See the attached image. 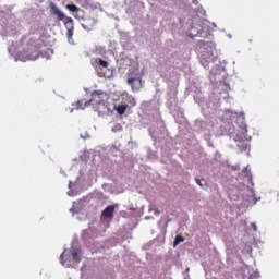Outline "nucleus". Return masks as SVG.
<instances>
[{"label":"nucleus","instance_id":"obj_2","mask_svg":"<svg viewBox=\"0 0 279 279\" xmlns=\"http://www.w3.org/2000/svg\"><path fill=\"white\" fill-rule=\"evenodd\" d=\"M104 97H106V94L104 92L95 90L92 94V99L89 101H86L85 106H90V104L93 106H95V104L99 106V105L104 104Z\"/></svg>","mask_w":279,"mask_h":279},{"label":"nucleus","instance_id":"obj_8","mask_svg":"<svg viewBox=\"0 0 279 279\" xmlns=\"http://www.w3.org/2000/svg\"><path fill=\"white\" fill-rule=\"evenodd\" d=\"M128 84H130L132 86V88L134 89V85L137 84V86H141V78H129L128 80Z\"/></svg>","mask_w":279,"mask_h":279},{"label":"nucleus","instance_id":"obj_6","mask_svg":"<svg viewBox=\"0 0 279 279\" xmlns=\"http://www.w3.org/2000/svg\"><path fill=\"white\" fill-rule=\"evenodd\" d=\"M71 256L75 263H80L82 260V248L77 246H72Z\"/></svg>","mask_w":279,"mask_h":279},{"label":"nucleus","instance_id":"obj_9","mask_svg":"<svg viewBox=\"0 0 279 279\" xmlns=\"http://www.w3.org/2000/svg\"><path fill=\"white\" fill-rule=\"evenodd\" d=\"M250 277H247V279H258L259 275L257 271L254 270H248Z\"/></svg>","mask_w":279,"mask_h":279},{"label":"nucleus","instance_id":"obj_5","mask_svg":"<svg viewBox=\"0 0 279 279\" xmlns=\"http://www.w3.org/2000/svg\"><path fill=\"white\" fill-rule=\"evenodd\" d=\"M116 208H117V205H109V206H107L102 210L101 216L105 217V219H113Z\"/></svg>","mask_w":279,"mask_h":279},{"label":"nucleus","instance_id":"obj_19","mask_svg":"<svg viewBox=\"0 0 279 279\" xmlns=\"http://www.w3.org/2000/svg\"><path fill=\"white\" fill-rule=\"evenodd\" d=\"M247 251H248V252H252V246H247Z\"/></svg>","mask_w":279,"mask_h":279},{"label":"nucleus","instance_id":"obj_14","mask_svg":"<svg viewBox=\"0 0 279 279\" xmlns=\"http://www.w3.org/2000/svg\"><path fill=\"white\" fill-rule=\"evenodd\" d=\"M128 104H130V106H136V99L132 96H130L128 98Z\"/></svg>","mask_w":279,"mask_h":279},{"label":"nucleus","instance_id":"obj_15","mask_svg":"<svg viewBox=\"0 0 279 279\" xmlns=\"http://www.w3.org/2000/svg\"><path fill=\"white\" fill-rule=\"evenodd\" d=\"M121 130H123V126L119 123H117L112 129L113 132H121Z\"/></svg>","mask_w":279,"mask_h":279},{"label":"nucleus","instance_id":"obj_12","mask_svg":"<svg viewBox=\"0 0 279 279\" xmlns=\"http://www.w3.org/2000/svg\"><path fill=\"white\" fill-rule=\"evenodd\" d=\"M38 51H33L32 54L28 57V60H38Z\"/></svg>","mask_w":279,"mask_h":279},{"label":"nucleus","instance_id":"obj_11","mask_svg":"<svg viewBox=\"0 0 279 279\" xmlns=\"http://www.w3.org/2000/svg\"><path fill=\"white\" fill-rule=\"evenodd\" d=\"M66 10L70 12H80V9L75 4H68Z\"/></svg>","mask_w":279,"mask_h":279},{"label":"nucleus","instance_id":"obj_10","mask_svg":"<svg viewBox=\"0 0 279 279\" xmlns=\"http://www.w3.org/2000/svg\"><path fill=\"white\" fill-rule=\"evenodd\" d=\"M180 243H184V238L182 235H177L173 245H180Z\"/></svg>","mask_w":279,"mask_h":279},{"label":"nucleus","instance_id":"obj_3","mask_svg":"<svg viewBox=\"0 0 279 279\" xmlns=\"http://www.w3.org/2000/svg\"><path fill=\"white\" fill-rule=\"evenodd\" d=\"M92 66H94V69L97 71L99 77H104V73L99 72V66H101L102 69H108V66H110V63H108V61L102 60L101 58H96L92 62Z\"/></svg>","mask_w":279,"mask_h":279},{"label":"nucleus","instance_id":"obj_16","mask_svg":"<svg viewBox=\"0 0 279 279\" xmlns=\"http://www.w3.org/2000/svg\"><path fill=\"white\" fill-rule=\"evenodd\" d=\"M251 228H252L253 232H257L258 231V227L255 225V222L251 223Z\"/></svg>","mask_w":279,"mask_h":279},{"label":"nucleus","instance_id":"obj_7","mask_svg":"<svg viewBox=\"0 0 279 279\" xmlns=\"http://www.w3.org/2000/svg\"><path fill=\"white\" fill-rule=\"evenodd\" d=\"M125 110H128V105H118L116 107V111L122 116V114H125Z\"/></svg>","mask_w":279,"mask_h":279},{"label":"nucleus","instance_id":"obj_4","mask_svg":"<svg viewBox=\"0 0 279 279\" xmlns=\"http://www.w3.org/2000/svg\"><path fill=\"white\" fill-rule=\"evenodd\" d=\"M81 239L86 243L93 241V239H97V233H95V229H85L81 233Z\"/></svg>","mask_w":279,"mask_h":279},{"label":"nucleus","instance_id":"obj_17","mask_svg":"<svg viewBox=\"0 0 279 279\" xmlns=\"http://www.w3.org/2000/svg\"><path fill=\"white\" fill-rule=\"evenodd\" d=\"M77 109H78V110H80V109H81V110H84V107H82V102H80V101L77 102Z\"/></svg>","mask_w":279,"mask_h":279},{"label":"nucleus","instance_id":"obj_13","mask_svg":"<svg viewBox=\"0 0 279 279\" xmlns=\"http://www.w3.org/2000/svg\"><path fill=\"white\" fill-rule=\"evenodd\" d=\"M196 184H198V186H201L202 189H204V185L206 184V180H201V179H195Z\"/></svg>","mask_w":279,"mask_h":279},{"label":"nucleus","instance_id":"obj_18","mask_svg":"<svg viewBox=\"0 0 279 279\" xmlns=\"http://www.w3.org/2000/svg\"><path fill=\"white\" fill-rule=\"evenodd\" d=\"M65 254H66V250H64L63 253L61 254V256H60L61 260L64 258Z\"/></svg>","mask_w":279,"mask_h":279},{"label":"nucleus","instance_id":"obj_1","mask_svg":"<svg viewBox=\"0 0 279 279\" xmlns=\"http://www.w3.org/2000/svg\"><path fill=\"white\" fill-rule=\"evenodd\" d=\"M50 12H51V14L57 16L58 21H64V25L66 27L68 35L73 36V29H74L73 17H65L64 13L62 11H60L58 5H56V3H53V2H50Z\"/></svg>","mask_w":279,"mask_h":279}]
</instances>
